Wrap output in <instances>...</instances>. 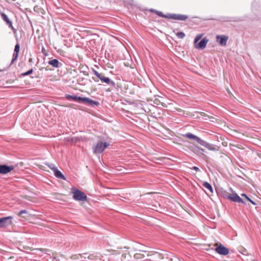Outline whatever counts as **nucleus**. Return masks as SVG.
<instances>
[{"label": "nucleus", "instance_id": "aec40b11", "mask_svg": "<svg viewBox=\"0 0 261 261\" xmlns=\"http://www.w3.org/2000/svg\"><path fill=\"white\" fill-rule=\"evenodd\" d=\"M100 80L102 82L107 83V84H110V83L114 84V83L113 82H111V80L109 77H105L103 75L102 76L101 78H100Z\"/></svg>", "mask_w": 261, "mask_h": 261}, {"label": "nucleus", "instance_id": "423d86ee", "mask_svg": "<svg viewBox=\"0 0 261 261\" xmlns=\"http://www.w3.org/2000/svg\"><path fill=\"white\" fill-rule=\"evenodd\" d=\"M215 251L218 254L226 255L229 253V249L224 247L223 245L220 244L219 245L216 249Z\"/></svg>", "mask_w": 261, "mask_h": 261}, {"label": "nucleus", "instance_id": "1a4fd4ad", "mask_svg": "<svg viewBox=\"0 0 261 261\" xmlns=\"http://www.w3.org/2000/svg\"><path fill=\"white\" fill-rule=\"evenodd\" d=\"M14 169L13 166H7V165H0V173L2 174H6L10 172Z\"/></svg>", "mask_w": 261, "mask_h": 261}, {"label": "nucleus", "instance_id": "473e14b6", "mask_svg": "<svg viewBox=\"0 0 261 261\" xmlns=\"http://www.w3.org/2000/svg\"><path fill=\"white\" fill-rule=\"evenodd\" d=\"M172 261H180V260L178 259H172Z\"/></svg>", "mask_w": 261, "mask_h": 261}, {"label": "nucleus", "instance_id": "6ab92c4d", "mask_svg": "<svg viewBox=\"0 0 261 261\" xmlns=\"http://www.w3.org/2000/svg\"><path fill=\"white\" fill-rule=\"evenodd\" d=\"M65 97L68 99H72L75 101L80 100L81 99V97H78L75 95H70L69 94L66 95Z\"/></svg>", "mask_w": 261, "mask_h": 261}, {"label": "nucleus", "instance_id": "b1692460", "mask_svg": "<svg viewBox=\"0 0 261 261\" xmlns=\"http://www.w3.org/2000/svg\"><path fill=\"white\" fill-rule=\"evenodd\" d=\"M47 166L53 171H54L57 169V167L53 164H48Z\"/></svg>", "mask_w": 261, "mask_h": 261}, {"label": "nucleus", "instance_id": "c85d7f7f", "mask_svg": "<svg viewBox=\"0 0 261 261\" xmlns=\"http://www.w3.org/2000/svg\"><path fill=\"white\" fill-rule=\"evenodd\" d=\"M192 169L195 170L196 172L199 170V168L197 167H193Z\"/></svg>", "mask_w": 261, "mask_h": 261}, {"label": "nucleus", "instance_id": "bb28decb", "mask_svg": "<svg viewBox=\"0 0 261 261\" xmlns=\"http://www.w3.org/2000/svg\"><path fill=\"white\" fill-rule=\"evenodd\" d=\"M27 212L25 210H21L19 212V214H18V216H21L23 214H26Z\"/></svg>", "mask_w": 261, "mask_h": 261}, {"label": "nucleus", "instance_id": "7ed1b4c3", "mask_svg": "<svg viewBox=\"0 0 261 261\" xmlns=\"http://www.w3.org/2000/svg\"><path fill=\"white\" fill-rule=\"evenodd\" d=\"M71 192L73 194V198L74 200L81 201H85L87 200V196L83 192L77 189L73 188Z\"/></svg>", "mask_w": 261, "mask_h": 261}, {"label": "nucleus", "instance_id": "393cba45", "mask_svg": "<svg viewBox=\"0 0 261 261\" xmlns=\"http://www.w3.org/2000/svg\"><path fill=\"white\" fill-rule=\"evenodd\" d=\"M20 50V46L19 44H16L14 48V52L19 53Z\"/></svg>", "mask_w": 261, "mask_h": 261}, {"label": "nucleus", "instance_id": "cd10ccee", "mask_svg": "<svg viewBox=\"0 0 261 261\" xmlns=\"http://www.w3.org/2000/svg\"><path fill=\"white\" fill-rule=\"evenodd\" d=\"M157 14H158L159 16H162V17H168V16H165V15H163V13H162V12H157Z\"/></svg>", "mask_w": 261, "mask_h": 261}, {"label": "nucleus", "instance_id": "9d476101", "mask_svg": "<svg viewBox=\"0 0 261 261\" xmlns=\"http://www.w3.org/2000/svg\"><path fill=\"white\" fill-rule=\"evenodd\" d=\"M80 100L90 106H98L99 103L87 97H81Z\"/></svg>", "mask_w": 261, "mask_h": 261}, {"label": "nucleus", "instance_id": "9b49d317", "mask_svg": "<svg viewBox=\"0 0 261 261\" xmlns=\"http://www.w3.org/2000/svg\"><path fill=\"white\" fill-rule=\"evenodd\" d=\"M199 144H200V145H201L202 146L206 147V148H207L208 150H212V151H216L217 150V149H216L215 147L210 144V143H208L206 142H205V141L204 140H200Z\"/></svg>", "mask_w": 261, "mask_h": 261}, {"label": "nucleus", "instance_id": "f03ea898", "mask_svg": "<svg viewBox=\"0 0 261 261\" xmlns=\"http://www.w3.org/2000/svg\"><path fill=\"white\" fill-rule=\"evenodd\" d=\"M203 35L202 34H199L196 36V37L195 38L194 40V46L196 48L199 49H204L207 43L208 42V40L206 38H204L202 39L201 40V41L198 43V41L201 39L202 38Z\"/></svg>", "mask_w": 261, "mask_h": 261}, {"label": "nucleus", "instance_id": "412c9836", "mask_svg": "<svg viewBox=\"0 0 261 261\" xmlns=\"http://www.w3.org/2000/svg\"><path fill=\"white\" fill-rule=\"evenodd\" d=\"M241 195L242 197H244L247 200L250 201L252 204L256 205V203L251 200L245 194H242Z\"/></svg>", "mask_w": 261, "mask_h": 261}, {"label": "nucleus", "instance_id": "a211bd4d", "mask_svg": "<svg viewBox=\"0 0 261 261\" xmlns=\"http://www.w3.org/2000/svg\"><path fill=\"white\" fill-rule=\"evenodd\" d=\"M203 186L208 190L211 193H213V189L211 185L207 182H204L202 184Z\"/></svg>", "mask_w": 261, "mask_h": 261}, {"label": "nucleus", "instance_id": "72a5a7b5", "mask_svg": "<svg viewBox=\"0 0 261 261\" xmlns=\"http://www.w3.org/2000/svg\"><path fill=\"white\" fill-rule=\"evenodd\" d=\"M162 105L163 107H166L165 104H164L163 102H162Z\"/></svg>", "mask_w": 261, "mask_h": 261}, {"label": "nucleus", "instance_id": "2f4dec72", "mask_svg": "<svg viewBox=\"0 0 261 261\" xmlns=\"http://www.w3.org/2000/svg\"><path fill=\"white\" fill-rule=\"evenodd\" d=\"M153 255H155L156 256H160V254L158 253H157V252H156L155 253H153Z\"/></svg>", "mask_w": 261, "mask_h": 261}, {"label": "nucleus", "instance_id": "f257e3e1", "mask_svg": "<svg viewBox=\"0 0 261 261\" xmlns=\"http://www.w3.org/2000/svg\"><path fill=\"white\" fill-rule=\"evenodd\" d=\"M144 246L138 243L135 244L133 246V249L136 253L134 254V257L135 259H142L146 257V256H149L150 255L147 253V251L145 250Z\"/></svg>", "mask_w": 261, "mask_h": 261}, {"label": "nucleus", "instance_id": "20e7f679", "mask_svg": "<svg viewBox=\"0 0 261 261\" xmlns=\"http://www.w3.org/2000/svg\"><path fill=\"white\" fill-rule=\"evenodd\" d=\"M109 145V144L106 142H99L93 146V152L95 154L101 153Z\"/></svg>", "mask_w": 261, "mask_h": 261}, {"label": "nucleus", "instance_id": "a878e982", "mask_svg": "<svg viewBox=\"0 0 261 261\" xmlns=\"http://www.w3.org/2000/svg\"><path fill=\"white\" fill-rule=\"evenodd\" d=\"M33 69H31L30 70H29V71H28L27 72L24 73L22 74L23 75H28L30 74H31L32 72H33Z\"/></svg>", "mask_w": 261, "mask_h": 261}, {"label": "nucleus", "instance_id": "4468645a", "mask_svg": "<svg viewBox=\"0 0 261 261\" xmlns=\"http://www.w3.org/2000/svg\"><path fill=\"white\" fill-rule=\"evenodd\" d=\"M54 175L57 178H61L65 180L66 178L62 173L57 169V168L54 171Z\"/></svg>", "mask_w": 261, "mask_h": 261}, {"label": "nucleus", "instance_id": "c756f323", "mask_svg": "<svg viewBox=\"0 0 261 261\" xmlns=\"http://www.w3.org/2000/svg\"><path fill=\"white\" fill-rule=\"evenodd\" d=\"M93 73L96 76H97V75H99V73L96 70H94Z\"/></svg>", "mask_w": 261, "mask_h": 261}, {"label": "nucleus", "instance_id": "39448f33", "mask_svg": "<svg viewBox=\"0 0 261 261\" xmlns=\"http://www.w3.org/2000/svg\"><path fill=\"white\" fill-rule=\"evenodd\" d=\"M12 216L3 217L0 218V228H4L8 227L12 224Z\"/></svg>", "mask_w": 261, "mask_h": 261}, {"label": "nucleus", "instance_id": "5701e85b", "mask_svg": "<svg viewBox=\"0 0 261 261\" xmlns=\"http://www.w3.org/2000/svg\"><path fill=\"white\" fill-rule=\"evenodd\" d=\"M176 35L178 38L181 39L184 38L185 36V34L182 32H178Z\"/></svg>", "mask_w": 261, "mask_h": 261}, {"label": "nucleus", "instance_id": "f8f14e48", "mask_svg": "<svg viewBox=\"0 0 261 261\" xmlns=\"http://www.w3.org/2000/svg\"><path fill=\"white\" fill-rule=\"evenodd\" d=\"M169 17L173 19L179 20H185L188 18V16L187 15L181 14H171L170 15Z\"/></svg>", "mask_w": 261, "mask_h": 261}, {"label": "nucleus", "instance_id": "f3484780", "mask_svg": "<svg viewBox=\"0 0 261 261\" xmlns=\"http://www.w3.org/2000/svg\"><path fill=\"white\" fill-rule=\"evenodd\" d=\"M48 64L52 65L54 67H58L59 66V61L57 59H53L49 61Z\"/></svg>", "mask_w": 261, "mask_h": 261}, {"label": "nucleus", "instance_id": "e433bc0d", "mask_svg": "<svg viewBox=\"0 0 261 261\" xmlns=\"http://www.w3.org/2000/svg\"><path fill=\"white\" fill-rule=\"evenodd\" d=\"M200 149L201 150H202V151H203V149H201H201Z\"/></svg>", "mask_w": 261, "mask_h": 261}, {"label": "nucleus", "instance_id": "6e6552de", "mask_svg": "<svg viewBox=\"0 0 261 261\" xmlns=\"http://www.w3.org/2000/svg\"><path fill=\"white\" fill-rule=\"evenodd\" d=\"M228 198L233 202L246 204V202L236 193L228 195Z\"/></svg>", "mask_w": 261, "mask_h": 261}, {"label": "nucleus", "instance_id": "ddd939ff", "mask_svg": "<svg viewBox=\"0 0 261 261\" xmlns=\"http://www.w3.org/2000/svg\"><path fill=\"white\" fill-rule=\"evenodd\" d=\"M184 136L190 139L194 140L196 141H197L198 143H199L201 140L200 138L191 133H187L185 134Z\"/></svg>", "mask_w": 261, "mask_h": 261}, {"label": "nucleus", "instance_id": "4be33fe9", "mask_svg": "<svg viewBox=\"0 0 261 261\" xmlns=\"http://www.w3.org/2000/svg\"><path fill=\"white\" fill-rule=\"evenodd\" d=\"M18 56V53L14 52L13 53L11 63H13L17 59Z\"/></svg>", "mask_w": 261, "mask_h": 261}, {"label": "nucleus", "instance_id": "c9c22d12", "mask_svg": "<svg viewBox=\"0 0 261 261\" xmlns=\"http://www.w3.org/2000/svg\"><path fill=\"white\" fill-rule=\"evenodd\" d=\"M43 51H45V50L44 48H42V52L43 53Z\"/></svg>", "mask_w": 261, "mask_h": 261}, {"label": "nucleus", "instance_id": "7c9ffc66", "mask_svg": "<svg viewBox=\"0 0 261 261\" xmlns=\"http://www.w3.org/2000/svg\"><path fill=\"white\" fill-rule=\"evenodd\" d=\"M102 76L103 75H102L100 73H99V75H97V77L100 80V78H101Z\"/></svg>", "mask_w": 261, "mask_h": 261}, {"label": "nucleus", "instance_id": "f704fd0d", "mask_svg": "<svg viewBox=\"0 0 261 261\" xmlns=\"http://www.w3.org/2000/svg\"><path fill=\"white\" fill-rule=\"evenodd\" d=\"M43 51H45V50L44 48H42V52L43 53Z\"/></svg>", "mask_w": 261, "mask_h": 261}, {"label": "nucleus", "instance_id": "0eeeda50", "mask_svg": "<svg viewBox=\"0 0 261 261\" xmlns=\"http://www.w3.org/2000/svg\"><path fill=\"white\" fill-rule=\"evenodd\" d=\"M228 39V37L225 35H217L216 36L217 42L223 46H226Z\"/></svg>", "mask_w": 261, "mask_h": 261}, {"label": "nucleus", "instance_id": "dca6fc26", "mask_svg": "<svg viewBox=\"0 0 261 261\" xmlns=\"http://www.w3.org/2000/svg\"><path fill=\"white\" fill-rule=\"evenodd\" d=\"M1 15L3 19L7 23L10 27H12V24L11 21L8 18V16L4 13H2Z\"/></svg>", "mask_w": 261, "mask_h": 261}, {"label": "nucleus", "instance_id": "2eb2a0df", "mask_svg": "<svg viewBox=\"0 0 261 261\" xmlns=\"http://www.w3.org/2000/svg\"><path fill=\"white\" fill-rule=\"evenodd\" d=\"M131 258V255L129 253H124L122 254L120 261H128Z\"/></svg>", "mask_w": 261, "mask_h": 261}]
</instances>
